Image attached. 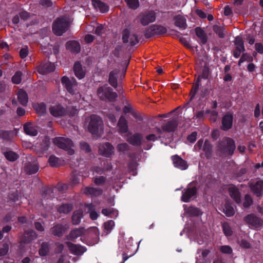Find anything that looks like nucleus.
Here are the masks:
<instances>
[{
    "label": "nucleus",
    "instance_id": "61",
    "mask_svg": "<svg viewBox=\"0 0 263 263\" xmlns=\"http://www.w3.org/2000/svg\"><path fill=\"white\" fill-rule=\"evenodd\" d=\"M105 182V178L103 176L96 177L94 179V182L97 185H102Z\"/></svg>",
    "mask_w": 263,
    "mask_h": 263
},
{
    "label": "nucleus",
    "instance_id": "58",
    "mask_svg": "<svg viewBox=\"0 0 263 263\" xmlns=\"http://www.w3.org/2000/svg\"><path fill=\"white\" fill-rule=\"evenodd\" d=\"M82 180V178L80 175H73L71 179V184L72 185H77L81 182Z\"/></svg>",
    "mask_w": 263,
    "mask_h": 263
},
{
    "label": "nucleus",
    "instance_id": "63",
    "mask_svg": "<svg viewBox=\"0 0 263 263\" xmlns=\"http://www.w3.org/2000/svg\"><path fill=\"white\" fill-rule=\"evenodd\" d=\"M197 137V132H193L191 135H190L187 137V140L193 143L194 142L196 139Z\"/></svg>",
    "mask_w": 263,
    "mask_h": 263
},
{
    "label": "nucleus",
    "instance_id": "60",
    "mask_svg": "<svg viewBox=\"0 0 263 263\" xmlns=\"http://www.w3.org/2000/svg\"><path fill=\"white\" fill-rule=\"evenodd\" d=\"M9 250V246L7 244H4L2 248H0V256L6 255Z\"/></svg>",
    "mask_w": 263,
    "mask_h": 263
},
{
    "label": "nucleus",
    "instance_id": "33",
    "mask_svg": "<svg viewBox=\"0 0 263 263\" xmlns=\"http://www.w3.org/2000/svg\"><path fill=\"white\" fill-rule=\"evenodd\" d=\"M17 99L22 105L25 106L28 103V96L25 91L20 90L17 93Z\"/></svg>",
    "mask_w": 263,
    "mask_h": 263
},
{
    "label": "nucleus",
    "instance_id": "41",
    "mask_svg": "<svg viewBox=\"0 0 263 263\" xmlns=\"http://www.w3.org/2000/svg\"><path fill=\"white\" fill-rule=\"evenodd\" d=\"M72 209V206L70 204H63L60 206L58 209L60 213L67 214Z\"/></svg>",
    "mask_w": 263,
    "mask_h": 263
},
{
    "label": "nucleus",
    "instance_id": "55",
    "mask_svg": "<svg viewBox=\"0 0 263 263\" xmlns=\"http://www.w3.org/2000/svg\"><path fill=\"white\" fill-rule=\"evenodd\" d=\"M252 203L253 201L250 195L249 194L246 195L245 197V201L243 203V206L246 208L249 207L252 205Z\"/></svg>",
    "mask_w": 263,
    "mask_h": 263
},
{
    "label": "nucleus",
    "instance_id": "5",
    "mask_svg": "<svg viewBox=\"0 0 263 263\" xmlns=\"http://www.w3.org/2000/svg\"><path fill=\"white\" fill-rule=\"evenodd\" d=\"M220 149L226 155H232L235 149L234 141L231 138H227L220 144Z\"/></svg>",
    "mask_w": 263,
    "mask_h": 263
},
{
    "label": "nucleus",
    "instance_id": "35",
    "mask_svg": "<svg viewBox=\"0 0 263 263\" xmlns=\"http://www.w3.org/2000/svg\"><path fill=\"white\" fill-rule=\"evenodd\" d=\"M39 166L35 161H33L32 164H28L25 166V170L27 174H33L37 172Z\"/></svg>",
    "mask_w": 263,
    "mask_h": 263
},
{
    "label": "nucleus",
    "instance_id": "24",
    "mask_svg": "<svg viewBox=\"0 0 263 263\" xmlns=\"http://www.w3.org/2000/svg\"><path fill=\"white\" fill-rule=\"evenodd\" d=\"M233 122V116L230 114L225 115L222 120V128L228 130L231 128Z\"/></svg>",
    "mask_w": 263,
    "mask_h": 263
},
{
    "label": "nucleus",
    "instance_id": "6",
    "mask_svg": "<svg viewBox=\"0 0 263 263\" xmlns=\"http://www.w3.org/2000/svg\"><path fill=\"white\" fill-rule=\"evenodd\" d=\"M63 85L67 91L71 94H74L77 91L78 85L74 79H69L67 77H63L61 80Z\"/></svg>",
    "mask_w": 263,
    "mask_h": 263
},
{
    "label": "nucleus",
    "instance_id": "10",
    "mask_svg": "<svg viewBox=\"0 0 263 263\" xmlns=\"http://www.w3.org/2000/svg\"><path fill=\"white\" fill-rule=\"evenodd\" d=\"M98 152L100 155L109 157L114 153V147L110 143L106 142L100 145Z\"/></svg>",
    "mask_w": 263,
    "mask_h": 263
},
{
    "label": "nucleus",
    "instance_id": "21",
    "mask_svg": "<svg viewBox=\"0 0 263 263\" xmlns=\"http://www.w3.org/2000/svg\"><path fill=\"white\" fill-rule=\"evenodd\" d=\"M91 3L93 8L101 13L106 12L108 10V6L100 0H91Z\"/></svg>",
    "mask_w": 263,
    "mask_h": 263
},
{
    "label": "nucleus",
    "instance_id": "12",
    "mask_svg": "<svg viewBox=\"0 0 263 263\" xmlns=\"http://www.w3.org/2000/svg\"><path fill=\"white\" fill-rule=\"evenodd\" d=\"M120 74V71L118 69H115L110 71L109 74L108 82L115 88H117V90L119 92H122V89L119 86L118 87L117 79Z\"/></svg>",
    "mask_w": 263,
    "mask_h": 263
},
{
    "label": "nucleus",
    "instance_id": "48",
    "mask_svg": "<svg viewBox=\"0 0 263 263\" xmlns=\"http://www.w3.org/2000/svg\"><path fill=\"white\" fill-rule=\"evenodd\" d=\"M49 251V246L47 243L43 242L41 245V248L39 250V254L41 256H45Z\"/></svg>",
    "mask_w": 263,
    "mask_h": 263
},
{
    "label": "nucleus",
    "instance_id": "11",
    "mask_svg": "<svg viewBox=\"0 0 263 263\" xmlns=\"http://www.w3.org/2000/svg\"><path fill=\"white\" fill-rule=\"evenodd\" d=\"M197 192L196 187L192 184H189L186 190L182 192L181 200L184 202H188L195 195Z\"/></svg>",
    "mask_w": 263,
    "mask_h": 263
},
{
    "label": "nucleus",
    "instance_id": "28",
    "mask_svg": "<svg viewBox=\"0 0 263 263\" xmlns=\"http://www.w3.org/2000/svg\"><path fill=\"white\" fill-rule=\"evenodd\" d=\"M175 25L182 29H185L187 25L186 23V18L182 15H178L174 17Z\"/></svg>",
    "mask_w": 263,
    "mask_h": 263
},
{
    "label": "nucleus",
    "instance_id": "1",
    "mask_svg": "<svg viewBox=\"0 0 263 263\" xmlns=\"http://www.w3.org/2000/svg\"><path fill=\"white\" fill-rule=\"evenodd\" d=\"M88 129L93 135L100 136L103 132V122L101 118L96 115H91L88 119Z\"/></svg>",
    "mask_w": 263,
    "mask_h": 263
},
{
    "label": "nucleus",
    "instance_id": "39",
    "mask_svg": "<svg viewBox=\"0 0 263 263\" xmlns=\"http://www.w3.org/2000/svg\"><path fill=\"white\" fill-rule=\"evenodd\" d=\"M223 212L228 217L232 216L235 214L233 208L229 203L225 204L223 208Z\"/></svg>",
    "mask_w": 263,
    "mask_h": 263
},
{
    "label": "nucleus",
    "instance_id": "9",
    "mask_svg": "<svg viewBox=\"0 0 263 263\" xmlns=\"http://www.w3.org/2000/svg\"><path fill=\"white\" fill-rule=\"evenodd\" d=\"M244 220L249 224L250 227L255 229L260 228L262 225V220L253 214L246 216L244 218Z\"/></svg>",
    "mask_w": 263,
    "mask_h": 263
},
{
    "label": "nucleus",
    "instance_id": "8",
    "mask_svg": "<svg viewBox=\"0 0 263 263\" xmlns=\"http://www.w3.org/2000/svg\"><path fill=\"white\" fill-rule=\"evenodd\" d=\"M122 40L124 43L128 44L131 46L135 45L139 42L137 35L127 29L124 30Z\"/></svg>",
    "mask_w": 263,
    "mask_h": 263
},
{
    "label": "nucleus",
    "instance_id": "52",
    "mask_svg": "<svg viewBox=\"0 0 263 263\" xmlns=\"http://www.w3.org/2000/svg\"><path fill=\"white\" fill-rule=\"evenodd\" d=\"M22 74L21 72L17 71L12 78V81L13 83L15 84H20L22 81Z\"/></svg>",
    "mask_w": 263,
    "mask_h": 263
},
{
    "label": "nucleus",
    "instance_id": "42",
    "mask_svg": "<svg viewBox=\"0 0 263 263\" xmlns=\"http://www.w3.org/2000/svg\"><path fill=\"white\" fill-rule=\"evenodd\" d=\"M186 212L191 216H196L201 214L200 210L195 207L191 206L186 210Z\"/></svg>",
    "mask_w": 263,
    "mask_h": 263
},
{
    "label": "nucleus",
    "instance_id": "31",
    "mask_svg": "<svg viewBox=\"0 0 263 263\" xmlns=\"http://www.w3.org/2000/svg\"><path fill=\"white\" fill-rule=\"evenodd\" d=\"M142 138L141 135L136 134L127 138V141L130 144L134 145H138L141 144Z\"/></svg>",
    "mask_w": 263,
    "mask_h": 263
},
{
    "label": "nucleus",
    "instance_id": "3",
    "mask_svg": "<svg viewBox=\"0 0 263 263\" xmlns=\"http://www.w3.org/2000/svg\"><path fill=\"white\" fill-rule=\"evenodd\" d=\"M69 25V22L66 18H58L53 24V32L57 35H61L67 30Z\"/></svg>",
    "mask_w": 263,
    "mask_h": 263
},
{
    "label": "nucleus",
    "instance_id": "47",
    "mask_svg": "<svg viewBox=\"0 0 263 263\" xmlns=\"http://www.w3.org/2000/svg\"><path fill=\"white\" fill-rule=\"evenodd\" d=\"M117 150L118 152L121 153H125L128 151L129 146L126 143H122L118 144L116 147Z\"/></svg>",
    "mask_w": 263,
    "mask_h": 263
},
{
    "label": "nucleus",
    "instance_id": "15",
    "mask_svg": "<svg viewBox=\"0 0 263 263\" xmlns=\"http://www.w3.org/2000/svg\"><path fill=\"white\" fill-rule=\"evenodd\" d=\"M55 69V66L54 63L47 62L40 65L38 68V71L42 74H46L54 71Z\"/></svg>",
    "mask_w": 263,
    "mask_h": 263
},
{
    "label": "nucleus",
    "instance_id": "25",
    "mask_svg": "<svg viewBox=\"0 0 263 263\" xmlns=\"http://www.w3.org/2000/svg\"><path fill=\"white\" fill-rule=\"evenodd\" d=\"M118 131L120 133H126L128 130L127 122L125 118L121 116L118 123Z\"/></svg>",
    "mask_w": 263,
    "mask_h": 263
},
{
    "label": "nucleus",
    "instance_id": "17",
    "mask_svg": "<svg viewBox=\"0 0 263 263\" xmlns=\"http://www.w3.org/2000/svg\"><path fill=\"white\" fill-rule=\"evenodd\" d=\"M69 229V225L57 224L53 227L51 229V233L55 236H61Z\"/></svg>",
    "mask_w": 263,
    "mask_h": 263
},
{
    "label": "nucleus",
    "instance_id": "29",
    "mask_svg": "<svg viewBox=\"0 0 263 263\" xmlns=\"http://www.w3.org/2000/svg\"><path fill=\"white\" fill-rule=\"evenodd\" d=\"M149 30L153 34H162L166 32V28L160 25H152L150 26Z\"/></svg>",
    "mask_w": 263,
    "mask_h": 263
},
{
    "label": "nucleus",
    "instance_id": "27",
    "mask_svg": "<svg viewBox=\"0 0 263 263\" xmlns=\"http://www.w3.org/2000/svg\"><path fill=\"white\" fill-rule=\"evenodd\" d=\"M24 130L25 133L31 136H35L37 134L36 127L32 123H26L24 125Z\"/></svg>",
    "mask_w": 263,
    "mask_h": 263
},
{
    "label": "nucleus",
    "instance_id": "32",
    "mask_svg": "<svg viewBox=\"0 0 263 263\" xmlns=\"http://www.w3.org/2000/svg\"><path fill=\"white\" fill-rule=\"evenodd\" d=\"M73 71L76 76L81 79L85 76V73L83 71L82 66L79 62H76L73 66Z\"/></svg>",
    "mask_w": 263,
    "mask_h": 263
},
{
    "label": "nucleus",
    "instance_id": "54",
    "mask_svg": "<svg viewBox=\"0 0 263 263\" xmlns=\"http://www.w3.org/2000/svg\"><path fill=\"white\" fill-rule=\"evenodd\" d=\"M102 213L106 216H108L111 214L115 215L117 216V212L115 210H114L112 208L110 209H103L102 210Z\"/></svg>",
    "mask_w": 263,
    "mask_h": 263
},
{
    "label": "nucleus",
    "instance_id": "49",
    "mask_svg": "<svg viewBox=\"0 0 263 263\" xmlns=\"http://www.w3.org/2000/svg\"><path fill=\"white\" fill-rule=\"evenodd\" d=\"M212 146L210 142L206 140L204 143L203 150L205 152L206 156L209 157L211 154Z\"/></svg>",
    "mask_w": 263,
    "mask_h": 263
},
{
    "label": "nucleus",
    "instance_id": "45",
    "mask_svg": "<svg viewBox=\"0 0 263 263\" xmlns=\"http://www.w3.org/2000/svg\"><path fill=\"white\" fill-rule=\"evenodd\" d=\"M88 212H90V217L92 220L96 219L98 217V213L93 210V206L91 204H87L86 206Z\"/></svg>",
    "mask_w": 263,
    "mask_h": 263
},
{
    "label": "nucleus",
    "instance_id": "19",
    "mask_svg": "<svg viewBox=\"0 0 263 263\" xmlns=\"http://www.w3.org/2000/svg\"><path fill=\"white\" fill-rule=\"evenodd\" d=\"M251 191L257 196L261 197L263 193V181H257L254 184H251Z\"/></svg>",
    "mask_w": 263,
    "mask_h": 263
},
{
    "label": "nucleus",
    "instance_id": "26",
    "mask_svg": "<svg viewBox=\"0 0 263 263\" xmlns=\"http://www.w3.org/2000/svg\"><path fill=\"white\" fill-rule=\"evenodd\" d=\"M66 48L73 53H78L81 49L80 44L76 41L68 42L66 44Z\"/></svg>",
    "mask_w": 263,
    "mask_h": 263
},
{
    "label": "nucleus",
    "instance_id": "46",
    "mask_svg": "<svg viewBox=\"0 0 263 263\" xmlns=\"http://www.w3.org/2000/svg\"><path fill=\"white\" fill-rule=\"evenodd\" d=\"M4 155L6 159L11 161H15L18 158L17 155L12 151L6 152Z\"/></svg>",
    "mask_w": 263,
    "mask_h": 263
},
{
    "label": "nucleus",
    "instance_id": "44",
    "mask_svg": "<svg viewBox=\"0 0 263 263\" xmlns=\"http://www.w3.org/2000/svg\"><path fill=\"white\" fill-rule=\"evenodd\" d=\"M213 30L220 37L222 38L224 36L225 33L223 27L214 25L213 26Z\"/></svg>",
    "mask_w": 263,
    "mask_h": 263
},
{
    "label": "nucleus",
    "instance_id": "62",
    "mask_svg": "<svg viewBox=\"0 0 263 263\" xmlns=\"http://www.w3.org/2000/svg\"><path fill=\"white\" fill-rule=\"evenodd\" d=\"M21 19L24 21L27 20L30 17V15L26 11H23L19 13Z\"/></svg>",
    "mask_w": 263,
    "mask_h": 263
},
{
    "label": "nucleus",
    "instance_id": "38",
    "mask_svg": "<svg viewBox=\"0 0 263 263\" xmlns=\"http://www.w3.org/2000/svg\"><path fill=\"white\" fill-rule=\"evenodd\" d=\"M49 165L52 167H59L62 163L60 159L55 156H51L48 159Z\"/></svg>",
    "mask_w": 263,
    "mask_h": 263
},
{
    "label": "nucleus",
    "instance_id": "2",
    "mask_svg": "<svg viewBox=\"0 0 263 263\" xmlns=\"http://www.w3.org/2000/svg\"><path fill=\"white\" fill-rule=\"evenodd\" d=\"M53 143L59 148L67 151L68 155L74 154L73 147L74 145L70 139L65 137H56L53 139Z\"/></svg>",
    "mask_w": 263,
    "mask_h": 263
},
{
    "label": "nucleus",
    "instance_id": "57",
    "mask_svg": "<svg viewBox=\"0 0 263 263\" xmlns=\"http://www.w3.org/2000/svg\"><path fill=\"white\" fill-rule=\"evenodd\" d=\"M200 85V78H198L196 84L193 86V88L191 91V99H192L195 96L197 91L198 88Z\"/></svg>",
    "mask_w": 263,
    "mask_h": 263
},
{
    "label": "nucleus",
    "instance_id": "59",
    "mask_svg": "<svg viewBox=\"0 0 263 263\" xmlns=\"http://www.w3.org/2000/svg\"><path fill=\"white\" fill-rule=\"evenodd\" d=\"M220 251L224 254H231L232 252V249L229 246H222L220 248Z\"/></svg>",
    "mask_w": 263,
    "mask_h": 263
},
{
    "label": "nucleus",
    "instance_id": "53",
    "mask_svg": "<svg viewBox=\"0 0 263 263\" xmlns=\"http://www.w3.org/2000/svg\"><path fill=\"white\" fill-rule=\"evenodd\" d=\"M235 44L236 45V48L241 50H245L243 42L241 37L237 36L235 38Z\"/></svg>",
    "mask_w": 263,
    "mask_h": 263
},
{
    "label": "nucleus",
    "instance_id": "30",
    "mask_svg": "<svg viewBox=\"0 0 263 263\" xmlns=\"http://www.w3.org/2000/svg\"><path fill=\"white\" fill-rule=\"evenodd\" d=\"M83 192L87 195L98 196L101 194L102 190L99 188L86 187L83 189Z\"/></svg>",
    "mask_w": 263,
    "mask_h": 263
},
{
    "label": "nucleus",
    "instance_id": "4",
    "mask_svg": "<svg viewBox=\"0 0 263 263\" xmlns=\"http://www.w3.org/2000/svg\"><path fill=\"white\" fill-rule=\"evenodd\" d=\"M97 94L99 97L103 100L112 101L117 97V94L113 92L112 89L107 85L98 88Z\"/></svg>",
    "mask_w": 263,
    "mask_h": 263
},
{
    "label": "nucleus",
    "instance_id": "43",
    "mask_svg": "<svg viewBox=\"0 0 263 263\" xmlns=\"http://www.w3.org/2000/svg\"><path fill=\"white\" fill-rule=\"evenodd\" d=\"M115 226V222L112 220H109L104 223V230L106 234L111 232L114 227Z\"/></svg>",
    "mask_w": 263,
    "mask_h": 263
},
{
    "label": "nucleus",
    "instance_id": "56",
    "mask_svg": "<svg viewBox=\"0 0 263 263\" xmlns=\"http://www.w3.org/2000/svg\"><path fill=\"white\" fill-rule=\"evenodd\" d=\"M248 61H252V57L249 54L245 53L243 54L241 57V58L239 60V65H240L241 63H243V62Z\"/></svg>",
    "mask_w": 263,
    "mask_h": 263
},
{
    "label": "nucleus",
    "instance_id": "23",
    "mask_svg": "<svg viewBox=\"0 0 263 263\" xmlns=\"http://www.w3.org/2000/svg\"><path fill=\"white\" fill-rule=\"evenodd\" d=\"M85 232V230L82 228H78L71 230L69 234L66 236L67 239L68 240H74L78 237L82 236Z\"/></svg>",
    "mask_w": 263,
    "mask_h": 263
},
{
    "label": "nucleus",
    "instance_id": "40",
    "mask_svg": "<svg viewBox=\"0 0 263 263\" xmlns=\"http://www.w3.org/2000/svg\"><path fill=\"white\" fill-rule=\"evenodd\" d=\"M36 112L40 115H44L46 111V107L44 103L35 104L33 106Z\"/></svg>",
    "mask_w": 263,
    "mask_h": 263
},
{
    "label": "nucleus",
    "instance_id": "13",
    "mask_svg": "<svg viewBox=\"0 0 263 263\" xmlns=\"http://www.w3.org/2000/svg\"><path fill=\"white\" fill-rule=\"evenodd\" d=\"M66 245L69 249L70 252L76 255H81L86 251V249L84 247L74 245L70 242H66Z\"/></svg>",
    "mask_w": 263,
    "mask_h": 263
},
{
    "label": "nucleus",
    "instance_id": "64",
    "mask_svg": "<svg viewBox=\"0 0 263 263\" xmlns=\"http://www.w3.org/2000/svg\"><path fill=\"white\" fill-rule=\"evenodd\" d=\"M80 147L82 149L85 151L86 152H89L90 151V148L89 145L84 142L80 143Z\"/></svg>",
    "mask_w": 263,
    "mask_h": 263
},
{
    "label": "nucleus",
    "instance_id": "36",
    "mask_svg": "<svg viewBox=\"0 0 263 263\" xmlns=\"http://www.w3.org/2000/svg\"><path fill=\"white\" fill-rule=\"evenodd\" d=\"M83 216V212L81 210L75 211L72 217V221L73 224H78L80 222L81 219Z\"/></svg>",
    "mask_w": 263,
    "mask_h": 263
},
{
    "label": "nucleus",
    "instance_id": "7",
    "mask_svg": "<svg viewBox=\"0 0 263 263\" xmlns=\"http://www.w3.org/2000/svg\"><path fill=\"white\" fill-rule=\"evenodd\" d=\"M140 23L143 26H146L149 23H153L156 20V13L153 11H147L141 13L139 16Z\"/></svg>",
    "mask_w": 263,
    "mask_h": 263
},
{
    "label": "nucleus",
    "instance_id": "22",
    "mask_svg": "<svg viewBox=\"0 0 263 263\" xmlns=\"http://www.w3.org/2000/svg\"><path fill=\"white\" fill-rule=\"evenodd\" d=\"M49 145V139L47 137H45L42 139V142L40 144H36L35 146L37 153L41 155L43 154L48 148Z\"/></svg>",
    "mask_w": 263,
    "mask_h": 263
},
{
    "label": "nucleus",
    "instance_id": "37",
    "mask_svg": "<svg viewBox=\"0 0 263 263\" xmlns=\"http://www.w3.org/2000/svg\"><path fill=\"white\" fill-rule=\"evenodd\" d=\"M195 32L197 36L200 39L201 43L204 44L207 41L204 31L201 28L197 27L195 29Z\"/></svg>",
    "mask_w": 263,
    "mask_h": 263
},
{
    "label": "nucleus",
    "instance_id": "20",
    "mask_svg": "<svg viewBox=\"0 0 263 263\" xmlns=\"http://www.w3.org/2000/svg\"><path fill=\"white\" fill-rule=\"evenodd\" d=\"M50 112L54 117H62L67 113L65 108L61 105H55L50 108Z\"/></svg>",
    "mask_w": 263,
    "mask_h": 263
},
{
    "label": "nucleus",
    "instance_id": "14",
    "mask_svg": "<svg viewBox=\"0 0 263 263\" xmlns=\"http://www.w3.org/2000/svg\"><path fill=\"white\" fill-rule=\"evenodd\" d=\"M172 160L174 166L181 170H185L188 167L186 161L178 155L173 156L172 157Z\"/></svg>",
    "mask_w": 263,
    "mask_h": 263
},
{
    "label": "nucleus",
    "instance_id": "16",
    "mask_svg": "<svg viewBox=\"0 0 263 263\" xmlns=\"http://www.w3.org/2000/svg\"><path fill=\"white\" fill-rule=\"evenodd\" d=\"M230 197L237 203L241 202V195L238 189L234 185H231L228 188Z\"/></svg>",
    "mask_w": 263,
    "mask_h": 263
},
{
    "label": "nucleus",
    "instance_id": "18",
    "mask_svg": "<svg viewBox=\"0 0 263 263\" xmlns=\"http://www.w3.org/2000/svg\"><path fill=\"white\" fill-rule=\"evenodd\" d=\"M36 234L33 230L25 231L20 238V242L28 243L36 238Z\"/></svg>",
    "mask_w": 263,
    "mask_h": 263
},
{
    "label": "nucleus",
    "instance_id": "34",
    "mask_svg": "<svg viewBox=\"0 0 263 263\" xmlns=\"http://www.w3.org/2000/svg\"><path fill=\"white\" fill-rule=\"evenodd\" d=\"M177 127V122L176 120L168 121L162 127V129L166 132H171L174 131Z\"/></svg>",
    "mask_w": 263,
    "mask_h": 263
},
{
    "label": "nucleus",
    "instance_id": "51",
    "mask_svg": "<svg viewBox=\"0 0 263 263\" xmlns=\"http://www.w3.org/2000/svg\"><path fill=\"white\" fill-rule=\"evenodd\" d=\"M222 228L224 233L227 236H230L232 235L233 232L228 223H223L222 224Z\"/></svg>",
    "mask_w": 263,
    "mask_h": 263
},
{
    "label": "nucleus",
    "instance_id": "50",
    "mask_svg": "<svg viewBox=\"0 0 263 263\" xmlns=\"http://www.w3.org/2000/svg\"><path fill=\"white\" fill-rule=\"evenodd\" d=\"M128 7L133 9H137L139 6L138 0H125Z\"/></svg>",
    "mask_w": 263,
    "mask_h": 263
}]
</instances>
